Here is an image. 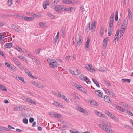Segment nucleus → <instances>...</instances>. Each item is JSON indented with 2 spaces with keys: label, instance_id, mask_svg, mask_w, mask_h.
Segmentation results:
<instances>
[{
  "label": "nucleus",
  "instance_id": "1",
  "mask_svg": "<svg viewBox=\"0 0 133 133\" xmlns=\"http://www.w3.org/2000/svg\"><path fill=\"white\" fill-rule=\"evenodd\" d=\"M99 127L103 130H105L107 133H114L112 130L108 127H106L105 125L102 124H99Z\"/></svg>",
  "mask_w": 133,
  "mask_h": 133
},
{
  "label": "nucleus",
  "instance_id": "2",
  "mask_svg": "<svg viewBox=\"0 0 133 133\" xmlns=\"http://www.w3.org/2000/svg\"><path fill=\"white\" fill-rule=\"evenodd\" d=\"M64 6L63 5H58L55 6L54 10L56 11H62L64 10Z\"/></svg>",
  "mask_w": 133,
  "mask_h": 133
},
{
  "label": "nucleus",
  "instance_id": "3",
  "mask_svg": "<svg viewBox=\"0 0 133 133\" xmlns=\"http://www.w3.org/2000/svg\"><path fill=\"white\" fill-rule=\"evenodd\" d=\"M49 115L52 117L55 118H60L61 115L56 112H52L49 113Z\"/></svg>",
  "mask_w": 133,
  "mask_h": 133
},
{
  "label": "nucleus",
  "instance_id": "4",
  "mask_svg": "<svg viewBox=\"0 0 133 133\" xmlns=\"http://www.w3.org/2000/svg\"><path fill=\"white\" fill-rule=\"evenodd\" d=\"M76 109L79 111L84 113L85 114L88 115V112L86 110L81 108L79 106H78L76 107Z\"/></svg>",
  "mask_w": 133,
  "mask_h": 133
},
{
  "label": "nucleus",
  "instance_id": "5",
  "mask_svg": "<svg viewBox=\"0 0 133 133\" xmlns=\"http://www.w3.org/2000/svg\"><path fill=\"white\" fill-rule=\"evenodd\" d=\"M96 94L99 97H102V95L103 94L102 91L99 90H97L95 91Z\"/></svg>",
  "mask_w": 133,
  "mask_h": 133
},
{
  "label": "nucleus",
  "instance_id": "6",
  "mask_svg": "<svg viewBox=\"0 0 133 133\" xmlns=\"http://www.w3.org/2000/svg\"><path fill=\"white\" fill-rule=\"evenodd\" d=\"M128 19H127L126 20H124L123 23L122 27L126 29L128 24Z\"/></svg>",
  "mask_w": 133,
  "mask_h": 133
},
{
  "label": "nucleus",
  "instance_id": "7",
  "mask_svg": "<svg viewBox=\"0 0 133 133\" xmlns=\"http://www.w3.org/2000/svg\"><path fill=\"white\" fill-rule=\"evenodd\" d=\"M52 65H50V66L52 68H54L55 67H57L59 65L58 64L57 62L55 60V61H53L52 62Z\"/></svg>",
  "mask_w": 133,
  "mask_h": 133
},
{
  "label": "nucleus",
  "instance_id": "8",
  "mask_svg": "<svg viewBox=\"0 0 133 133\" xmlns=\"http://www.w3.org/2000/svg\"><path fill=\"white\" fill-rule=\"evenodd\" d=\"M22 18L26 21H33L34 18L32 17H28L26 16H22Z\"/></svg>",
  "mask_w": 133,
  "mask_h": 133
},
{
  "label": "nucleus",
  "instance_id": "9",
  "mask_svg": "<svg viewBox=\"0 0 133 133\" xmlns=\"http://www.w3.org/2000/svg\"><path fill=\"white\" fill-rule=\"evenodd\" d=\"M104 100L106 102L108 103H112V102L110 100V98L107 96H105L104 97Z\"/></svg>",
  "mask_w": 133,
  "mask_h": 133
},
{
  "label": "nucleus",
  "instance_id": "10",
  "mask_svg": "<svg viewBox=\"0 0 133 133\" xmlns=\"http://www.w3.org/2000/svg\"><path fill=\"white\" fill-rule=\"evenodd\" d=\"M12 43H10L5 44L4 46V47H5V48H10L12 47Z\"/></svg>",
  "mask_w": 133,
  "mask_h": 133
},
{
  "label": "nucleus",
  "instance_id": "11",
  "mask_svg": "<svg viewBox=\"0 0 133 133\" xmlns=\"http://www.w3.org/2000/svg\"><path fill=\"white\" fill-rule=\"evenodd\" d=\"M26 101L28 102H29L31 103L33 105H36V103L35 102L33 101L30 98H27Z\"/></svg>",
  "mask_w": 133,
  "mask_h": 133
},
{
  "label": "nucleus",
  "instance_id": "12",
  "mask_svg": "<svg viewBox=\"0 0 133 133\" xmlns=\"http://www.w3.org/2000/svg\"><path fill=\"white\" fill-rule=\"evenodd\" d=\"M96 26L95 21H94V23H93L91 24L90 29L91 30L93 31L95 29Z\"/></svg>",
  "mask_w": 133,
  "mask_h": 133
},
{
  "label": "nucleus",
  "instance_id": "13",
  "mask_svg": "<svg viewBox=\"0 0 133 133\" xmlns=\"http://www.w3.org/2000/svg\"><path fill=\"white\" fill-rule=\"evenodd\" d=\"M19 58H20L23 61H25L26 62L28 63L27 59H26L25 57L22 55L19 56H18Z\"/></svg>",
  "mask_w": 133,
  "mask_h": 133
},
{
  "label": "nucleus",
  "instance_id": "14",
  "mask_svg": "<svg viewBox=\"0 0 133 133\" xmlns=\"http://www.w3.org/2000/svg\"><path fill=\"white\" fill-rule=\"evenodd\" d=\"M79 78L83 81H85V80L88 79V78L85 76H84V75H81L79 76Z\"/></svg>",
  "mask_w": 133,
  "mask_h": 133
},
{
  "label": "nucleus",
  "instance_id": "15",
  "mask_svg": "<svg viewBox=\"0 0 133 133\" xmlns=\"http://www.w3.org/2000/svg\"><path fill=\"white\" fill-rule=\"evenodd\" d=\"M108 40V38L107 37L105 38L103 41V46L105 48L107 46Z\"/></svg>",
  "mask_w": 133,
  "mask_h": 133
},
{
  "label": "nucleus",
  "instance_id": "16",
  "mask_svg": "<svg viewBox=\"0 0 133 133\" xmlns=\"http://www.w3.org/2000/svg\"><path fill=\"white\" fill-rule=\"evenodd\" d=\"M47 61L48 63L49 64V65H52V62H53V61H55V59H52L51 58H49L47 59Z\"/></svg>",
  "mask_w": 133,
  "mask_h": 133
},
{
  "label": "nucleus",
  "instance_id": "17",
  "mask_svg": "<svg viewBox=\"0 0 133 133\" xmlns=\"http://www.w3.org/2000/svg\"><path fill=\"white\" fill-rule=\"evenodd\" d=\"M63 2L66 4H72L73 3L72 0H64Z\"/></svg>",
  "mask_w": 133,
  "mask_h": 133
},
{
  "label": "nucleus",
  "instance_id": "18",
  "mask_svg": "<svg viewBox=\"0 0 133 133\" xmlns=\"http://www.w3.org/2000/svg\"><path fill=\"white\" fill-rule=\"evenodd\" d=\"M27 74H28V75L30 77H32L33 79H37V78H36L35 76L32 75V74L30 72H29L28 71H26L25 72Z\"/></svg>",
  "mask_w": 133,
  "mask_h": 133
},
{
  "label": "nucleus",
  "instance_id": "19",
  "mask_svg": "<svg viewBox=\"0 0 133 133\" xmlns=\"http://www.w3.org/2000/svg\"><path fill=\"white\" fill-rule=\"evenodd\" d=\"M84 7L82 5H81L80 6V10H79V13L80 14H82L84 11Z\"/></svg>",
  "mask_w": 133,
  "mask_h": 133
},
{
  "label": "nucleus",
  "instance_id": "20",
  "mask_svg": "<svg viewBox=\"0 0 133 133\" xmlns=\"http://www.w3.org/2000/svg\"><path fill=\"white\" fill-rule=\"evenodd\" d=\"M13 61L18 66H19V65L21 64V63L17 59L15 58H14Z\"/></svg>",
  "mask_w": 133,
  "mask_h": 133
},
{
  "label": "nucleus",
  "instance_id": "21",
  "mask_svg": "<svg viewBox=\"0 0 133 133\" xmlns=\"http://www.w3.org/2000/svg\"><path fill=\"white\" fill-rule=\"evenodd\" d=\"M90 23H88L85 29V31L87 32H88L90 30Z\"/></svg>",
  "mask_w": 133,
  "mask_h": 133
},
{
  "label": "nucleus",
  "instance_id": "22",
  "mask_svg": "<svg viewBox=\"0 0 133 133\" xmlns=\"http://www.w3.org/2000/svg\"><path fill=\"white\" fill-rule=\"evenodd\" d=\"M90 43V40L89 38H88L87 40L86 41V43L85 44V49L87 50H88V49H87V48H89V45Z\"/></svg>",
  "mask_w": 133,
  "mask_h": 133
},
{
  "label": "nucleus",
  "instance_id": "23",
  "mask_svg": "<svg viewBox=\"0 0 133 133\" xmlns=\"http://www.w3.org/2000/svg\"><path fill=\"white\" fill-rule=\"evenodd\" d=\"M94 112L98 116H99L101 117H104L103 115V114H102L101 113L98 112L97 111H95Z\"/></svg>",
  "mask_w": 133,
  "mask_h": 133
},
{
  "label": "nucleus",
  "instance_id": "24",
  "mask_svg": "<svg viewBox=\"0 0 133 133\" xmlns=\"http://www.w3.org/2000/svg\"><path fill=\"white\" fill-rule=\"evenodd\" d=\"M104 33V30L103 27H101L100 30V35L101 37H102Z\"/></svg>",
  "mask_w": 133,
  "mask_h": 133
},
{
  "label": "nucleus",
  "instance_id": "25",
  "mask_svg": "<svg viewBox=\"0 0 133 133\" xmlns=\"http://www.w3.org/2000/svg\"><path fill=\"white\" fill-rule=\"evenodd\" d=\"M32 16L33 17L37 18L41 17V15L40 14H36L35 13H33L32 14Z\"/></svg>",
  "mask_w": 133,
  "mask_h": 133
},
{
  "label": "nucleus",
  "instance_id": "26",
  "mask_svg": "<svg viewBox=\"0 0 133 133\" xmlns=\"http://www.w3.org/2000/svg\"><path fill=\"white\" fill-rule=\"evenodd\" d=\"M59 32H58L57 33V35L55 37V38H54L55 41L56 43L57 42V40H58V38L59 37Z\"/></svg>",
  "mask_w": 133,
  "mask_h": 133
},
{
  "label": "nucleus",
  "instance_id": "27",
  "mask_svg": "<svg viewBox=\"0 0 133 133\" xmlns=\"http://www.w3.org/2000/svg\"><path fill=\"white\" fill-rule=\"evenodd\" d=\"M128 15L129 18L131 19L132 18V15L131 13V11L129 9H128Z\"/></svg>",
  "mask_w": 133,
  "mask_h": 133
},
{
  "label": "nucleus",
  "instance_id": "28",
  "mask_svg": "<svg viewBox=\"0 0 133 133\" xmlns=\"http://www.w3.org/2000/svg\"><path fill=\"white\" fill-rule=\"evenodd\" d=\"M91 104L95 106H98V103L94 101H91Z\"/></svg>",
  "mask_w": 133,
  "mask_h": 133
},
{
  "label": "nucleus",
  "instance_id": "29",
  "mask_svg": "<svg viewBox=\"0 0 133 133\" xmlns=\"http://www.w3.org/2000/svg\"><path fill=\"white\" fill-rule=\"evenodd\" d=\"M0 89L3 91H6L7 90L4 86L1 84H0Z\"/></svg>",
  "mask_w": 133,
  "mask_h": 133
},
{
  "label": "nucleus",
  "instance_id": "30",
  "mask_svg": "<svg viewBox=\"0 0 133 133\" xmlns=\"http://www.w3.org/2000/svg\"><path fill=\"white\" fill-rule=\"evenodd\" d=\"M47 15L51 19H53L54 18L55 16L50 13H48Z\"/></svg>",
  "mask_w": 133,
  "mask_h": 133
},
{
  "label": "nucleus",
  "instance_id": "31",
  "mask_svg": "<svg viewBox=\"0 0 133 133\" xmlns=\"http://www.w3.org/2000/svg\"><path fill=\"white\" fill-rule=\"evenodd\" d=\"M80 90L86 94H87V90L82 87H81V89H80Z\"/></svg>",
  "mask_w": 133,
  "mask_h": 133
},
{
  "label": "nucleus",
  "instance_id": "32",
  "mask_svg": "<svg viewBox=\"0 0 133 133\" xmlns=\"http://www.w3.org/2000/svg\"><path fill=\"white\" fill-rule=\"evenodd\" d=\"M122 81L123 82H127L128 83H129L130 82L131 80L129 79H122Z\"/></svg>",
  "mask_w": 133,
  "mask_h": 133
},
{
  "label": "nucleus",
  "instance_id": "33",
  "mask_svg": "<svg viewBox=\"0 0 133 133\" xmlns=\"http://www.w3.org/2000/svg\"><path fill=\"white\" fill-rule=\"evenodd\" d=\"M81 36H79V38L77 40V46H79L81 44Z\"/></svg>",
  "mask_w": 133,
  "mask_h": 133
},
{
  "label": "nucleus",
  "instance_id": "34",
  "mask_svg": "<svg viewBox=\"0 0 133 133\" xmlns=\"http://www.w3.org/2000/svg\"><path fill=\"white\" fill-rule=\"evenodd\" d=\"M92 79V80L93 81L94 83L96 84V86L98 87H100V86L98 83L95 79Z\"/></svg>",
  "mask_w": 133,
  "mask_h": 133
},
{
  "label": "nucleus",
  "instance_id": "35",
  "mask_svg": "<svg viewBox=\"0 0 133 133\" xmlns=\"http://www.w3.org/2000/svg\"><path fill=\"white\" fill-rule=\"evenodd\" d=\"M7 3L8 6L10 7L12 3V0H8Z\"/></svg>",
  "mask_w": 133,
  "mask_h": 133
},
{
  "label": "nucleus",
  "instance_id": "36",
  "mask_svg": "<svg viewBox=\"0 0 133 133\" xmlns=\"http://www.w3.org/2000/svg\"><path fill=\"white\" fill-rule=\"evenodd\" d=\"M109 93L108 94L111 96L112 97L115 98L116 97V96L115 94L112 92L110 91H109V92L108 93Z\"/></svg>",
  "mask_w": 133,
  "mask_h": 133
},
{
  "label": "nucleus",
  "instance_id": "37",
  "mask_svg": "<svg viewBox=\"0 0 133 133\" xmlns=\"http://www.w3.org/2000/svg\"><path fill=\"white\" fill-rule=\"evenodd\" d=\"M73 96L74 97V98L75 99H77L79 100L80 99L79 97L77 96L76 95V94L75 93H74L73 94Z\"/></svg>",
  "mask_w": 133,
  "mask_h": 133
},
{
  "label": "nucleus",
  "instance_id": "38",
  "mask_svg": "<svg viewBox=\"0 0 133 133\" xmlns=\"http://www.w3.org/2000/svg\"><path fill=\"white\" fill-rule=\"evenodd\" d=\"M18 66L21 69L24 70L25 72H26V71H28V70L27 69L21 66V64L19 65V66Z\"/></svg>",
  "mask_w": 133,
  "mask_h": 133
},
{
  "label": "nucleus",
  "instance_id": "39",
  "mask_svg": "<svg viewBox=\"0 0 133 133\" xmlns=\"http://www.w3.org/2000/svg\"><path fill=\"white\" fill-rule=\"evenodd\" d=\"M15 31L18 32L19 33H21L22 32V31L19 28L17 27L15 30Z\"/></svg>",
  "mask_w": 133,
  "mask_h": 133
},
{
  "label": "nucleus",
  "instance_id": "40",
  "mask_svg": "<svg viewBox=\"0 0 133 133\" xmlns=\"http://www.w3.org/2000/svg\"><path fill=\"white\" fill-rule=\"evenodd\" d=\"M62 96L63 98L65 101L68 102H69V101L68 99L63 94L62 95Z\"/></svg>",
  "mask_w": 133,
  "mask_h": 133
},
{
  "label": "nucleus",
  "instance_id": "41",
  "mask_svg": "<svg viewBox=\"0 0 133 133\" xmlns=\"http://www.w3.org/2000/svg\"><path fill=\"white\" fill-rule=\"evenodd\" d=\"M8 68L12 71H16V69H15L14 67L10 65V66Z\"/></svg>",
  "mask_w": 133,
  "mask_h": 133
},
{
  "label": "nucleus",
  "instance_id": "42",
  "mask_svg": "<svg viewBox=\"0 0 133 133\" xmlns=\"http://www.w3.org/2000/svg\"><path fill=\"white\" fill-rule=\"evenodd\" d=\"M108 31L109 36H110L112 34V31L111 29V28L110 27V28L108 29Z\"/></svg>",
  "mask_w": 133,
  "mask_h": 133
},
{
  "label": "nucleus",
  "instance_id": "43",
  "mask_svg": "<svg viewBox=\"0 0 133 133\" xmlns=\"http://www.w3.org/2000/svg\"><path fill=\"white\" fill-rule=\"evenodd\" d=\"M21 107H16L14 108L13 109V110L14 111H17V110H21L20 109Z\"/></svg>",
  "mask_w": 133,
  "mask_h": 133
},
{
  "label": "nucleus",
  "instance_id": "44",
  "mask_svg": "<svg viewBox=\"0 0 133 133\" xmlns=\"http://www.w3.org/2000/svg\"><path fill=\"white\" fill-rule=\"evenodd\" d=\"M7 130V128L5 127L2 126V128L1 130H0V131H6V130Z\"/></svg>",
  "mask_w": 133,
  "mask_h": 133
},
{
  "label": "nucleus",
  "instance_id": "45",
  "mask_svg": "<svg viewBox=\"0 0 133 133\" xmlns=\"http://www.w3.org/2000/svg\"><path fill=\"white\" fill-rule=\"evenodd\" d=\"M23 121L24 123L25 124H27L28 123V119L26 118L24 119L23 120Z\"/></svg>",
  "mask_w": 133,
  "mask_h": 133
},
{
  "label": "nucleus",
  "instance_id": "46",
  "mask_svg": "<svg viewBox=\"0 0 133 133\" xmlns=\"http://www.w3.org/2000/svg\"><path fill=\"white\" fill-rule=\"evenodd\" d=\"M11 26L12 28V29L14 30H15L17 27V26L16 25H14L13 24H12L11 25Z\"/></svg>",
  "mask_w": 133,
  "mask_h": 133
},
{
  "label": "nucleus",
  "instance_id": "47",
  "mask_svg": "<svg viewBox=\"0 0 133 133\" xmlns=\"http://www.w3.org/2000/svg\"><path fill=\"white\" fill-rule=\"evenodd\" d=\"M37 87L39 88L42 89L44 88V85L39 83V84Z\"/></svg>",
  "mask_w": 133,
  "mask_h": 133
},
{
  "label": "nucleus",
  "instance_id": "48",
  "mask_svg": "<svg viewBox=\"0 0 133 133\" xmlns=\"http://www.w3.org/2000/svg\"><path fill=\"white\" fill-rule=\"evenodd\" d=\"M15 48L18 51H22V50L19 47L16 46H15Z\"/></svg>",
  "mask_w": 133,
  "mask_h": 133
},
{
  "label": "nucleus",
  "instance_id": "49",
  "mask_svg": "<svg viewBox=\"0 0 133 133\" xmlns=\"http://www.w3.org/2000/svg\"><path fill=\"white\" fill-rule=\"evenodd\" d=\"M53 104L57 106H59L60 104L59 103L55 101L54 102V103H53Z\"/></svg>",
  "mask_w": 133,
  "mask_h": 133
},
{
  "label": "nucleus",
  "instance_id": "50",
  "mask_svg": "<svg viewBox=\"0 0 133 133\" xmlns=\"http://www.w3.org/2000/svg\"><path fill=\"white\" fill-rule=\"evenodd\" d=\"M39 25L41 27H43L45 23L41 22H39Z\"/></svg>",
  "mask_w": 133,
  "mask_h": 133
},
{
  "label": "nucleus",
  "instance_id": "51",
  "mask_svg": "<svg viewBox=\"0 0 133 133\" xmlns=\"http://www.w3.org/2000/svg\"><path fill=\"white\" fill-rule=\"evenodd\" d=\"M80 73V71L78 69L75 72V73L74 74V75H79Z\"/></svg>",
  "mask_w": 133,
  "mask_h": 133
},
{
  "label": "nucleus",
  "instance_id": "52",
  "mask_svg": "<svg viewBox=\"0 0 133 133\" xmlns=\"http://www.w3.org/2000/svg\"><path fill=\"white\" fill-rule=\"evenodd\" d=\"M119 29H118L116 32V34L115 35L116 37L118 36H119Z\"/></svg>",
  "mask_w": 133,
  "mask_h": 133
},
{
  "label": "nucleus",
  "instance_id": "53",
  "mask_svg": "<svg viewBox=\"0 0 133 133\" xmlns=\"http://www.w3.org/2000/svg\"><path fill=\"white\" fill-rule=\"evenodd\" d=\"M104 124L105 125V126L106 127H110V124L109 122H105Z\"/></svg>",
  "mask_w": 133,
  "mask_h": 133
},
{
  "label": "nucleus",
  "instance_id": "54",
  "mask_svg": "<svg viewBox=\"0 0 133 133\" xmlns=\"http://www.w3.org/2000/svg\"><path fill=\"white\" fill-rule=\"evenodd\" d=\"M70 132L71 133H78V131L76 130H71Z\"/></svg>",
  "mask_w": 133,
  "mask_h": 133
},
{
  "label": "nucleus",
  "instance_id": "55",
  "mask_svg": "<svg viewBox=\"0 0 133 133\" xmlns=\"http://www.w3.org/2000/svg\"><path fill=\"white\" fill-rule=\"evenodd\" d=\"M65 30H63L62 31V38H64L65 34Z\"/></svg>",
  "mask_w": 133,
  "mask_h": 133
},
{
  "label": "nucleus",
  "instance_id": "56",
  "mask_svg": "<svg viewBox=\"0 0 133 133\" xmlns=\"http://www.w3.org/2000/svg\"><path fill=\"white\" fill-rule=\"evenodd\" d=\"M89 71L91 72H94L95 71V70L94 68H92V66H91L90 68H89Z\"/></svg>",
  "mask_w": 133,
  "mask_h": 133
},
{
  "label": "nucleus",
  "instance_id": "57",
  "mask_svg": "<svg viewBox=\"0 0 133 133\" xmlns=\"http://www.w3.org/2000/svg\"><path fill=\"white\" fill-rule=\"evenodd\" d=\"M76 10V9L75 8L73 7H70V11L74 12Z\"/></svg>",
  "mask_w": 133,
  "mask_h": 133
},
{
  "label": "nucleus",
  "instance_id": "58",
  "mask_svg": "<svg viewBox=\"0 0 133 133\" xmlns=\"http://www.w3.org/2000/svg\"><path fill=\"white\" fill-rule=\"evenodd\" d=\"M70 7L67 8H64V10H65L68 11H70Z\"/></svg>",
  "mask_w": 133,
  "mask_h": 133
},
{
  "label": "nucleus",
  "instance_id": "59",
  "mask_svg": "<svg viewBox=\"0 0 133 133\" xmlns=\"http://www.w3.org/2000/svg\"><path fill=\"white\" fill-rule=\"evenodd\" d=\"M126 29L125 28L122 27L121 29V32L124 33Z\"/></svg>",
  "mask_w": 133,
  "mask_h": 133
},
{
  "label": "nucleus",
  "instance_id": "60",
  "mask_svg": "<svg viewBox=\"0 0 133 133\" xmlns=\"http://www.w3.org/2000/svg\"><path fill=\"white\" fill-rule=\"evenodd\" d=\"M127 113L129 115H131V116H133V114L130 110L128 111H127Z\"/></svg>",
  "mask_w": 133,
  "mask_h": 133
},
{
  "label": "nucleus",
  "instance_id": "61",
  "mask_svg": "<svg viewBox=\"0 0 133 133\" xmlns=\"http://www.w3.org/2000/svg\"><path fill=\"white\" fill-rule=\"evenodd\" d=\"M18 78L21 81H23L24 83H26V82H24V79L22 77L18 76Z\"/></svg>",
  "mask_w": 133,
  "mask_h": 133
},
{
  "label": "nucleus",
  "instance_id": "62",
  "mask_svg": "<svg viewBox=\"0 0 133 133\" xmlns=\"http://www.w3.org/2000/svg\"><path fill=\"white\" fill-rule=\"evenodd\" d=\"M52 94L56 96H58V93L57 92H55L54 91H52Z\"/></svg>",
  "mask_w": 133,
  "mask_h": 133
},
{
  "label": "nucleus",
  "instance_id": "63",
  "mask_svg": "<svg viewBox=\"0 0 133 133\" xmlns=\"http://www.w3.org/2000/svg\"><path fill=\"white\" fill-rule=\"evenodd\" d=\"M113 21H110L109 26L110 28H111L113 25Z\"/></svg>",
  "mask_w": 133,
  "mask_h": 133
},
{
  "label": "nucleus",
  "instance_id": "64",
  "mask_svg": "<svg viewBox=\"0 0 133 133\" xmlns=\"http://www.w3.org/2000/svg\"><path fill=\"white\" fill-rule=\"evenodd\" d=\"M32 84L35 86L37 87L39 84V83L36 82H34L32 83Z\"/></svg>",
  "mask_w": 133,
  "mask_h": 133
}]
</instances>
